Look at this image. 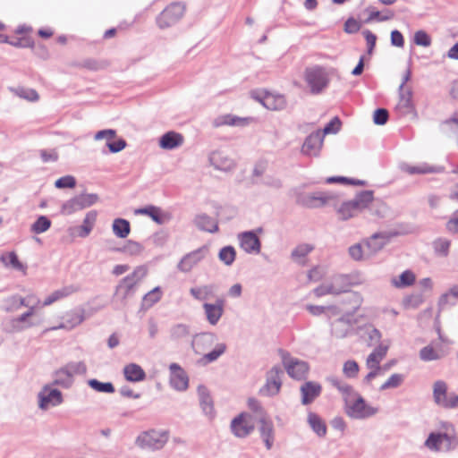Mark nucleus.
Listing matches in <instances>:
<instances>
[{"mask_svg":"<svg viewBox=\"0 0 458 458\" xmlns=\"http://www.w3.org/2000/svg\"><path fill=\"white\" fill-rule=\"evenodd\" d=\"M372 191H362L353 199L344 201L337 209L340 219L348 220L358 216L365 208L374 205Z\"/></svg>","mask_w":458,"mask_h":458,"instance_id":"f257e3e1","label":"nucleus"},{"mask_svg":"<svg viewBox=\"0 0 458 458\" xmlns=\"http://www.w3.org/2000/svg\"><path fill=\"white\" fill-rule=\"evenodd\" d=\"M344 403L345 412L349 417L352 419H367L374 416L378 411L377 407H373L368 404L364 398L360 396L356 391L351 396H347Z\"/></svg>","mask_w":458,"mask_h":458,"instance_id":"f03ea898","label":"nucleus"},{"mask_svg":"<svg viewBox=\"0 0 458 458\" xmlns=\"http://www.w3.org/2000/svg\"><path fill=\"white\" fill-rule=\"evenodd\" d=\"M168 438L167 431L149 429L138 435L135 445L140 449L157 451L165 445Z\"/></svg>","mask_w":458,"mask_h":458,"instance_id":"7ed1b4c3","label":"nucleus"},{"mask_svg":"<svg viewBox=\"0 0 458 458\" xmlns=\"http://www.w3.org/2000/svg\"><path fill=\"white\" fill-rule=\"evenodd\" d=\"M147 269L144 267H138L134 271L120 281L115 289V297L119 298L123 304L130 297L134 287L146 276Z\"/></svg>","mask_w":458,"mask_h":458,"instance_id":"20e7f679","label":"nucleus"},{"mask_svg":"<svg viewBox=\"0 0 458 458\" xmlns=\"http://www.w3.org/2000/svg\"><path fill=\"white\" fill-rule=\"evenodd\" d=\"M458 445V438L448 430L445 433L432 432L425 441V446L435 452H449Z\"/></svg>","mask_w":458,"mask_h":458,"instance_id":"39448f33","label":"nucleus"},{"mask_svg":"<svg viewBox=\"0 0 458 458\" xmlns=\"http://www.w3.org/2000/svg\"><path fill=\"white\" fill-rule=\"evenodd\" d=\"M447 390V384L444 380L434 382L432 391L434 403L443 409L458 408V394H448Z\"/></svg>","mask_w":458,"mask_h":458,"instance_id":"423d86ee","label":"nucleus"},{"mask_svg":"<svg viewBox=\"0 0 458 458\" xmlns=\"http://www.w3.org/2000/svg\"><path fill=\"white\" fill-rule=\"evenodd\" d=\"M185 13V5L182 3H172L156 18L157 25L164 30L177 23Z\"/></svg>","mask_w":458,"mask_h":458,"instance_id":"0eeeda50","label":"nucleus"},{"mask_svg":"<svg viewBox=\"0 0 458 458\" xmlns=\"http://www.w3.org/2000/svg\"><path fill=\"white\" fill-rule=\"evenodd\" d=\"M305 81L313 94L320 93L329 82L327 72L318 66L306 69Z\"/></svg>","mask_w":458,"mask_h":458,"instance_id":"6e6552de","label":"nucleus"},{"mask_svg":"<svg viewBox=\"0 0 458 458\" xmlns=\"http://www.w3.org/2000/svg\"><path fill=\"white\" fill-rule=\"evenodd\" d=\"M283 364L288 375L297 380H301L306 377L309 372V364L299 359L291 357L288 353L282 355Z\"/></svg>","mask_w":458,"mask_h":458,"instance_id":"1a4fd4ad","label":"nucleus"},{"mask_svg":"<svg viewBox=\"0 0 458 458\" xmlns=\"http://www.w3.org/2000/svg\"><path fill=\"white\" fill-rule=\"evenodd\" d=\"M38 407L47 411L51 407L60 405L64 399L61 391L46 385L38 394Z\"/></svg>","mask_w":458,"mask_h":458,"instance_id":"9d476101","label":"nucleus"},{"mask_svg":"<svg viewBox=\"0 0 458 458\" xmlns=\"http://www.w3.org/2000/svg\"><path fill=\"white\" fill-rule=\"evenodd\" d=\"M208 248L203 246L185 254L177 264V269L182 273L191 272L204 258Z\"/></svg>","mask_w":458,"mask_h":458,"instance_id":"9b49d317","label":"nucleus"},{"mask_svg":"<svg viewBox=\"0 0 458 458\" xmlns=\"http://www.w3.org/2000/svg\"><path fill=\"white\" fill-rule=\"evenodd\" d=\"M395 235H397L395 232H379L372 234L365 242L367 254H376Z\"/></svg>","mask_w":458,"mask_h":458,"instance_id":"f8f14e48","label":"nucleus"},{"mask_svg":"<svg viewBox=\"0 0 458 458\" xmlns=\"http://www.w3.org/2000/svg\"><path fill=\"white\" fill-rule=\"evenodd\" d=\"M231 429L237 437H246L254 429V423L250 415L241 413L231 422Z\"/></svg>","mask_w":458,"mask_h":458,"instance_id":"ddd939ff","label":"nucleus"},{"mask_svg":"<svg viewBox=\"0 0 458 458\" xmlns=\"http://www.w3.org/2000/svg\"><path fill=\"white\" fill-rule=\"evenodd\" d=\"M335 196L327 192H315L313 194L300 195L297 198V203L308 208H318L323 207L330 200L334 199Z\"/></svg>","mask_w":458,"mask_h":458,"instance_id":"4468645a","label":"nucleus"},{"mask_svg":"<svg viewBox=\"0 0 458 458\" xmlns=\"http://www.w3.org/2000/svg\"><path fill=\"white\" fill-rule=\"evenodd\" d=\"M324 142V133L318 130L306 137L301 153L309 157H318L320 153Z\"/></svg>","mask_w":458,"mask_h":458,"instance_id":"2eb2a0df","label":"nucleus"},{"mask_svg":"<svg viewBox=\"0 0 458 458\" xmlns=\"http://www.w3.org/2000/svg\"><path fill=\"white\" fill-rule=\"evenodd\" d=\"M241 248L249 254H259L261 250V242L253 231H247L238 234Z\"/></svg>","mask_w":458,"mask_h":458,"instance_id":"dca6fc26","label":"nucleus"},{"mask_svg":"<svg viewBox=\"0 0 458 458\" xmlns=\"http://www.w3.org/2000/svg\"><path fill=\"white\" fill-rule=\"evenodd\" d=\"M170 385L177 391H185L189 386V377L182 367L177 363H171Z\"/></svg>","mask_w":458,"mask_h":458,"instance_id":"f3484780","label":"nucleus"},{"mask_svg":"<svg viewBox=\"0 0 458 458\" xmlns=\"http://www.w3.org/2000/svg\"><path fill=\"white\" fill-rule=\"evenodd\" d=\"M216 335L210 332H203L194 335L191 347L196 353H203L211 348L216 342Z\"/></svg>","mask_w":458,"mask_h":458,"instance_id":"a211bd4d","label":"nucleus"},{"mask_svg":"<svg viewBox=\"0 0 458 458\" xmlns=\"http://www.w3.org/2000/svg\"><path fill=\"white\" fill-rule=\"evenodd\" d=\"M225 301L223 299H217L215 303L205 302L203 304V310L208 322L216 326L224 314Z\"/></svg>","mask_w":458,"mask_h":458,"instance_id":"6ab92c4d","label":"nucleus"},{"mask_svg":"<svg viewBox=\"0 0 458 458\" xmlns=\"http://www.w3.org/2000/svg\"><path fill=\"white\" fill-rule=\"evenodd\" d=\"M208 159L210 164L217 170L230 171L235 165L233 159L221 150L211 152Z\"/></svg>","mask_w":458,"mask_h":458,"instance_id":"aec40b11","label":"nucleus"},{"mask_svg":"<svg viewBox=\"0 0 458 458\" xmlns=\"http://www.w3.org/2000/svg\"><path fill=\"white\" fill-rule=\"evenodd\" d=\"M321 391V385L317 382L308 381L304 383L301 386V403L304 405L311 403L320 395Z\"/></svg>","mask_w":458,"mask_h":458,"instance_id":"412c9836","label":"nucleus"},{"mask_svg":"<svg viewBox=\"0 0 458 458\" xmlns=\"http://www.w3.org/2000/svg\"><path fill=\"white\" fill-rule=\"evenodd\" d=\"M395 108L401 115H408L414 113L412 92L410 89L399 91V101Z\"/></svg>","mask_w":458,"mask_h":458,"instance_id":"4be33fe9","label":"nucleus"},{"mask_svg":"<svg viewBox=\"0 0 458 458\" xmlns=\"http://www.w3.org/2000/svg\"><path fill=\"white\" fill-rule=\"evenodd\" d=\"M259 101L267 109L273 111L283 110L286 106V100L283 95L265 93V95L259 98Z\"/></svg>","mask_w":458,"mask_h":458,"instance_id":"5701e85b","label":"nucleus"},{"mask_svg":"<svg viewBox=\"0 0 458 458\" xmlns=\"http://www.w3.org/2000/svg\"><path fill=\"white\" fill-rule=\"evenodd\" d=\"M259 434L267 450H270L275 441V430L273 422L265 417L259 420Z\"/></svg>","mask_w":458,"mask_h":458,"instance_id":"b1692460","label":"nucleus"},{"mask_svg":"<svg viewBox=\"0 0 458 458\" xmlns=\"http://www.w3.org/2000/svg\"><path fill=\"white\" fill-rule=\"evenodd\" d=\"M84 310L83 309H76L67 312L64 317V321L61 325L57 327V328H65L71 330L80 324H81L85 318L84 317ZM56 329V327H54Z\"/></svg>","mask_w":458,"mask_h":458,"instance_id":"393cba45","label":"nucleus"},{"mask_svg":"<svg viewBox=\"0 0 458 458\" xmlns=\"http://www.w3.org/2000/svg\"><path fill=\"white\" fill-rule=\"evenodd\" d=\"M402 170L409 174H440L445 171L444 166L431 165L427 163L419 165H403Z\"/></svg>","mask_w":458,"mask_h":458,"instance_id":"a878e982","label":"nucleus"},{"mask_svg":"<svg viewBox=\"0 0 458 458\" xmlns=\"http://www.w3.org/2000/svg\"><path fill=\"white\" fill-rule=\"evenodd\" d=\"M283 374L281 368L275 366L267 373L266 388L269 394H276L281 387L282 382L280 376Z\"/></svg>","mask_w":458,"mask_h":458,"instance_id":"bb28decb","label":"nucleus"},{"mask_svg":"<svg viewBox=\"0 0 458 458\" xmlns=\"http://www.w3.org/2000/svg\"><path fill=\"white\" fill-rule=\"evenodd\" d=\"M352 325L345 317H342L331 323V333L336 338H344L352 331Z\"/></svg>","mask_w":458,"mask_h":458,"instance_id":"cd10ccee","label":"nucleus"},{"mask_svg":"<svg viewBox=\"0 0 458 458\" xmlns=\"http://www.w3.org/2000/svg\"><path fill=\"white\" fill-rule=\"evenodd\" d=\"M194 225L199 230L211 233H216L218 231L217 221L207 214L197 215L194 218Z\"/></svg>","mask_w":458,"mask_h":458,"instance_id":"c85d7f7f","label":"nucleus"},{"mask_svg":"<svg viewBox=\"0 0 458 458\" xmlns=\"http://www.w3.org/2000/svg\"><path fill=\"white\" fill-rule=\"evenodd\" d=\"M314 246L310 243H301L297 245L291 252V259L293 262L305 266L307 264V256L312 252Z\"/></svg>","mask_w":458,"mask_h":458,"instance_id":"c756f323","label":"nucleus"},{"mask_svg":"<svg viewBox=\"0 0 458 458\" xmlns=\"http://www.w3.org/2000/svg\"><path fill=\"white\" fill-rule=\"evenodd\" d=\"M198 394L199 397V404L203 412L209 418H213L215 416V410L212 398L208 389L204 386H199L198 387Z\"/></svg>","mask_w":458,"mask_h":458,"instance_id":"7c9ffc66","label":"nucleus"},{"mask_svg":"<svg viewBox=\"0 0 458 458\" xmlns=\"http://www.w3.org/2000/svg\"><path fill=\"white\" fill-rule=\"evenodd\" d=\"M183 143V137L182 134L168 131L165 133L159 140V146L164 149H174L180 147Z\"/></svg>","mask_w":458,"mask_h":458,"instance_id":"2f4dec72","label":"nucleus"},{"mask_svg":"<svg viewBox=\"0 0 458 458\" xmlns=\"http://www.w3.org/2000/svg\"><path fill=\"white\" fill-rule=\"evenodd\" d=\"M123 375L127 381L140 382L146 377V373L143 369L136 364L130 363L123 368Z\"/></svg>","mask_w":458,"mask_h":458,"instance_id":"473e14b6","label":"nucleus"},{"mask_svg":"<svg viewBox=\"0 0 458 458\" xmlns=\"http://www.w3.org/2000/svg\"><path fill=\"white\" fill-rule=\"evenodd\" d=\"M213 124L215 127H220L223 125L245 126L248 124V119L227 114L216 117L214 120Z\"/></svg>","mask_w":458,"mask_h":458,"instance_id":"72a5a7b5","label":"nucleus"},{"mask_svg":"<svg viewBox=\"0 0 458 458\" xmlns=\"http://www.w3.org/2000/svg\"><path fill=\"white\" fill-rule=\"evenodd\" d=\"M136 215H146L152 218L153 221L157 223L158 225L164 224L167 217L163 213L160 208L155 206H148L145 208H138L134 212Z\"/></svg>","mask_w":458,"mask_h":458,"instance_id":"f704fd0d","label":"nucleus"},{"mask_svg":"<svg viewBox=\"0 0 458 458\" xmlns=\"http://www.w3.org/2000/svg\"><path fill=\"white\" fill-rule=\"evenodd\" d=\"M98 212L96 210L89 211L82 222V225L77 227L78 236L87 237L92 231L97 221Z\"/></svg>","mask_w":458,"mask_h":458,"instance_id":"c9c22d12","label":"nucleus"},{"mask_svg":"<svg viewBox=\"0 0 458 458\" xmlns=\"http://www.w3.org/2000/svg\"><path fill=\"white\" fill-rule=\"evenodd\" d=\"M387 351L388 347L386 345L379 344L376 347L366 360L367 368L381 367L380 362L386 356Z\"/></svg>","mask_w":458,"mask_h":458,"instance_id":"e433bc0d","label":"nucleus"},{"mask_svg":"<svg viewBox=\"0 0 458 458\" xmlns=\"http://www.w3.org/2000/svg\"><path fill=\"white\" fill-rule=\"evenodd\" d=\"M307 421L318 437H324L327 435V425L317 413L310 411Z\"/></svg>","mask_w":458,"mask_h":458,"instance_id":"4c0bfd02","label":"nucleus"},{"mask_svg":"<svg viewBox=\"0 0 458 458\" xmlns=\"http://www.w3.org/2000/svg\"><path fill=\"white\" fill-rule=\"evenodd\" d=\"M215 286L205 284L190 289L191 295L197 301H206L214 296Z\"/></svg>","mask_w":458,"mask_h":458,"instance_id":"58836bf2","label":"nucleus"},{"mask_svg":"<svg viewBox=\"0 0 458 458\" xmlns=\"http://www.w3.org/2000/svg\"><path fill=\"white\" fill-rule=\"evenodd\" d=\"M191 335L190 326L178 323L172 326L169 329V336L172 341H180Z\"/></svg>","mask_w":458,"mask_h":458,"instance_id":"ea45409f","label":"nucleus"},{"mask_svg":"<svg viewBox=\"0 0 458 458\" xmlns=\"http://www.w3.org/2000/svg\"><path fill=\"white\" fill-rule=\"evenodd\" d=\"M112 230L115 236L126 238L131 232V225L128 220L123 218H115L113 221Z\"/></svg>","mask_w":458,"mask_h":458,"instance_id":"a19ab883","label":"nucleus"},{"mask_svg":"<svg viewBox=\"0 0 458 458\" xmlns=\"http://www.w3.org/2000/svg\"><path fill=\"white\" fill-rule=\"evenodd\" d=\"M74 291H75V289L72 286H65V287H63L61 289H58V290L53 292L50 295H48L45 299V301L43 302V306L51 305L52 303L59 301V300H61V299H63L64 297L69 296Z\"/></svg>","mask_w":458,"mask_h":458,"instance_id":"79ce46f5","label":"nucleus"},{"mask_svg":"<svg viewBox=\"0 0 458 458\" xmlns=\"http://www.w3.org/2000/svg\"><path fill=\"white\" fill-rule=\"evenodd\" d=\"M73 382V377L65 370L64 368H61L60 369L55 372L54 377V385L60 386L64 388H68L72 386Z\"/></svg>","mask_w":458,"mask_h":458,"instance_id":"37998d69","label":"nucleus"},{"mask_svg":"<svg viewBox=\"0 0 458 458\" xmlns=\"http://www.w3.org/2000/svg\"><path fill=\"white\" fill-rule=\"evenodd\" d=\"M334 387L337 388L339 392L343 394L344 402L346 401L347 396H351L355 391L354 389L344 382L340 378L336 377H329L327 379Z\"/></svg>","mask_w":458,"mask_h":458,"instance_id":"c03bdc74","label":"nucleus"},{"mask_svg":"<svg viewBox=\"0 0 458 458\" xmlns=\"http://www.w3.org/2000/svg\"><path fill=\"white\" fill-rule=\"evenodd\" d=\"M415 282V275L411 270L403 272L398 279H393L392 284L397 288L411 286Z\"/></svg>","mask_w":458,"mask_h":458,"instance_id":"a18cd8bd","label":"nucleus"},{"mask_svg":"<svg viewBox=\"0 0 458 458\" xmlns=\"http://www.w3.org/2000/svg\"><path fill=\"white\" fill-rule=\"evenodd\" d=\"M236 258V251L233 246L223 247L218 253V259L225 266H231Z\"/></svg>","mask_w":458,"mask_h":458,"instance_id":"49530a36","label":"nucleus"},{"mask_svg":"<svg viewBox=\"0 0 458 458\" xmlns=\"http://www.w3.org/2000/svg\"><path fill=\"white\" fill-rule=\"evenodd\" d=\"M51 226V221L45 216H40L30 226V231L34 233H43Z\"/></svg>","mask_w":458,"mask_h":458,"instance_id":"de8ad7c7","label":"nucleus"},{"mask_svg":"<svg viewBox=\"0 0 458 458\" xmlns=\"http://www.w3.org/2000/svg\"><path fill=\"white\" fill-rule=\"evenodd\" d=\"M162 297V292L159 286L155 287L143 297V306L146 308L152 307L155 303L160 301Z\"/></svg>","mask_w":458,"mask_h":458,"instance_id":"09e8293b","label":"nucleus"},{"mask_svg":"<svg viewBox=\"0 0 458 458\" xmlns=\"http://www.w3.org/2000/svg\"><path fill=\"white\" fill-rule=\"evenodd\" d=\"M12 90L14 92L16 96L28 101L34 102L38 100L39 98L38 92L33 89L19 87Z\"/></svg>","mask_w":458,"mask_h":458,"instance_id":"8fccbe9b","label":"nucleus"},{"mask_svg":"<svg viewBox=\"0 0 458 458\" xmlns=\"http://www.w3.org/2000/svg\"><path fill=\"white\" fill-rule=\"evenodd\" d=\"M88 385L97 392L112 394L114 392V387L110 382H100L98 379L92 378L88 381Z\"/></svg>","mask_w":458,"mask_h":458,"instance_id":"3c124183","label":"nucleus"},{"mask_svg":"<svg viewBox=\"0 0 458 458\" xmlns=\"http://www.w3.org/2000/svg\"><path fill=\"white\" fill-rule=\"evenodd\" d=\"M226 350V344L224 343L216 344L215 348L203 355V360L207 363L213 362L216 360L222 354L225 353Z\"/></svg>","mask_w":458,"mask_h":458,"instance_id":"603ef678","label":"nucleus"},{"mask_svg":"<svg viewBox=\"0 0 458 458\" xmlns=\"http://www.w3.org/2000/svg\"><path fill=\"white\" fill-rule=\"evenodd\" d=\"M82 210L76 197H73L63 203L61 207V213L65 216H70L77 211Z\"/></svg>","mask_w":458,"mask_h":458,"instance_id":"864d4df0","label":"nucleus"},{"mask_svg":"<svg viewBox=\"0 0 458 458\" xmlns=\"http://www.w3.org/2000/svg\"><path fill=\"white\" fill-rule=\"evenodd\" d=\"M361 330L364 335L368 336L369 345H373L380 342L381 333L372 325H366Z\"/></svg>","mask_w":458,"mask_h":458,"instance_id":"5fc2aeb1","label":"nucleus"},{"mask_svg":"<svg viewBox=\"0 0 458 458\" xmlns=\"http://www.w3.org/2000/svg\"><path fill=\"white\" fill-rule=\"evenodd\" d=\"M0 259L5 266H12L17 270L23 269V265L19 261L16 253L13 251L1 255Z\"/></svg>","mask_w":458,"mask_h":458,"instance_id":"6e6d98bb","label":"nucleus"},{"mask_svg":"<svg viewBox=\"0 0 458 458\" xmlns=\"http://www.w3.org/2000/svg\"><path fill=\"white\" fill-rule=\"evenodd\" d=\"M75 197L82 209L89 208L98 201V196L96 193H82Z\"/></svg>","mask_w":458,"mask_h":458,"instance_id":"4d7b16f0","label":"nucleus"},{"mask_svg":"<svg viewBox=\"0 0 458 458\" xmlns=\"http://www.w3.org/2000/svg\"><path fill=\"white\" fill-rule=\"evenodd\" d=\"M404 380V376L403 374L394 373L390 376V377L380 386V390L384 391L386 389L396 388L400 386Z\"/></svg>","mask_w":458,"mask_h":458,"instance_id":"13d9d810","label":"nucleus"},{"mask_svg":"<svg viewBox=\"0 0 458 458\" xmlns=\"http://www.w3.org/2000/svg\"><path fill=\"white\" fill-rule=\"evenodd\" d=\"M450 245L451 241L445 238H438L433 242L435 251L443 257L448 255Z\"/></svg>","mask_w":458,"mask_h":458,"instance_id":"bf43d9fd","label":"nucleus"},{"mask_svg":"<svg viewBox=\"0 0 458 458\" xmlns=\"http://www.w3.org/2000/svg\"><path fill=\"white\" fill-rule=\"evenodd\" d=\"M331 281L334 284L339 294L349 291L350 283L348 276L344 275H338L334 276Z\"/></svg>","mask_w":458,"mask_h":458,"instance_id":"052dcab7","label":"nucleus"},{"mask_svg":"<svg viewBox=\"0 0 458 458\" xmlns=\"http://www.w3.org/2000/svg\"><path fill=\"white\" fill-rule=\"evenodd\" d=\"M420 358L424 361H431L440 359L441 356L433 349V347L428 345L420 350Z\"/></svg>","mask_w":458,"mask_h":458,"instance_id":"680f3d73","label":"nucleus"},{"mask_svg":"<svg viewBox=\"0 0 458 458\" xmlns=\"http://www.w3.org/2000/svg\"><path fill=\"white\" fill-rule=\"evenodd\" d=\"M344 374L350 378L356 377L359 372V365L355 360H347L343 367Z\"/></svg>","mask_w":458,"mask_h":458,"instance_id":"e2e57ef3","label":"nucleus"},{"mask_svg":"<svg viewBox=\"0 0 458 458\" xmlns=\"http://www.w3.org/2000/svg\"><path fill=\"white\" fill-rule=\"evenodd\" d=\"M121 250L129 255H139L142 252L143 247L140 243L130 240L125 243Z\"/></svg>","mask_w":458,"mask_h":458,"instance_id":"0e129e2a","label":"nucleus"},{"mask_svg":"<svg viewBox=\"0 0 458 458\" xmlns=\"http://www.w3.org/2000/svg\"><path fill=\"white\" fill-rule=\"evenodd\" d=\"M326 274L327 271L325 267L316 266L308 272V279L310 282H318L324 278Z\"/></svg>","mask_w":458,"mask_h":458,"instance_id":"69168bd1","label":"nucleus"},{"mask_svg":"<svg viewBox=\"0 0 458 458\" xmlns=\"http://www.w3.org/2000/svg\"><path fill=\"white\" fill-rule=\"evenodd\" d=\"M414 43L418 46L429 47L431 45V38L428 34L424 30H418L414 34Z\"/></svg>","mask_w":458,"mask_h":458,"instance_id":"338daca9","label":"nucleus"},{"mask_svg":"<svg viewBox=\"0 0 458 458\" xmlns=\"http://www.w3.org/2000/svg\"><path fill=\"white\" fill-rule=\"evenodd\" d=\"M76 185V180L72 175H65L55 181V186L58 189L73 188Z\"/></svg>","mask_w":458,"mask_h":458,"instance_id":"774afa93","label":"nucleus"}]
</instances>
